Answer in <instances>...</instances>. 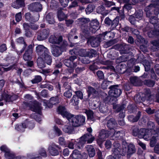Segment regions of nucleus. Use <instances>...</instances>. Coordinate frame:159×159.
<instances>
[{"mask_svg": "<svg viewBox=\"0 0 159 159\" xmlns=\"http://www.w3.org/2000/svg\"><path fill=\"white\" fill-rule=\"evenodd\" d=\"M154 126L153 122H150L148 123V127L150 129L142 128L139 130L136 128L133 130V134L134 136H138L140 138H143L146 140H150V146L153 147L157 139L159 138V129H158L157 132H155L153 130Z\"/></svg>", "mask_w": 159, "mask_h": 159, "instance_id": "1", "label": "nucleus"}, {"mask_svg": "<svg viewBox=\"0 0 159 159\" xmlns=\"http://www.w3.org/2000/svg\"><path fill=\"white\" fill-rule=\"evenodd\" d=\"M36 49L38 55L42 58L47 64L51 65L52 62V57L48 48L43 45H39Z\"/></svg>", "mask_w": 159, "mask_h": 159, "instance_id": "2", "label": "nucleus"}, {"mask_svg": "<svg viewBox=\"0 0 159 159\" xmlns=\"http://www.w3.org/2000/svg\"><path fill=\"white\" fill-rule=\"evenodd\" d=\"M110 90L108 92L109 96L106 98V103L114 104L117 101V97L120 94L121 90L118 88V85L112 86L110 87Z\"/></svg>", "mask_w": 159, "mask_h": 159, "instance_id": "3", "label": "nucleus"}, {"mask_svg": "<svg viewBox=\"0 0 159 159\" xmlns=\"http://www.w3.org/2000/svg\"><path fill=\"white\" fill-rule=\"evenodd\" d=\"M94 140V138L91 134H86L81 137L79 139H77L78 143L76 144V142H75L74 144L73 142L74 140H72L71 143L70 142V149L74 148V146L75 147H78L79 148H81L84 144L87 142L88 143H90L92 142Z\"/></svg>", "mask_w": 159, "mask_h": 159, "instance_id": "4", "label": "nucleus"}, {"mask_svg": "<svg viewBox=\"0 0 159 159\" xmlns=\"http://www.w3.org/2000/svg\"><path fill=\"white\" fill-rule=\"evenodd\" d=\"M18 98V95L14 93L12 94H9L8 91H4L1 95L0 101H4L6 102L11 103L17 100Z\"/></svg>", "mask_w": 159, "mask_h": 159, "instance_id": "5", "label": "nucleus"}, {"mask_svg": "<svg viewBox=\"0 0 159 159\" xmlns=\"http://www.w3.org/2000/svg\"><path fill=\"white\" fill-rule=\"evenodd\" d=\"M71 124L72 126L75 127H78L83 125L85 120V116H74L70 115Z\"/></svg>", "mask_w": 159, "mask_h": 159, "instance_id": "6", "label": "nucleus"}, {"mask_svg": "<svg viewBox=\"0 0 159 159\" xmlns=\"http://www.w3.org/2000/svg\"><path fill=\"white\" fill-rule=\"evenodd\" d=\"M127 150V154L131 155L134 153L135 151V148L133 144H130L128 145L125 141H123L122 143V149H121L119 152H122L123 154L124 155Z\"/></svg>", "mask_w": 159, "mask_h": 159, "instance_id": "7", "label": "nucleus"}, {"mask_svg": "<svg viewBox=\"0 0 159 159\" xmlns=\"http://www.w3.org/2000/svg\"><path fill=\"white\" fill-rule=\"evenodd\" d=\"M48 150L50 155L52 156L58 155L59 152L62 151L61 147L54 143H52L49 145Z\"/></svg>", "mask_w": 159, "mask_h": 159, "instance_id": "8", "label": "nucleus"}, {"mask_svg": "<svg viewBox=\"0 0 159 159\" xmlns=\"http://www.w3.org/2000/svg\"><path fill=\"white\" fill-rule=\"evenodd\" d=\"M49 30L48 28L42 29L39 30L37 32V40L40 41L46 39L49 36Z\"/></svg>", "mask_w": 159, "mask_h": 159, "instance_id": "9", "label": "nucleus"}, {"mask_svg": "<svg viewBox=\"0 0 159 159\" xmlns=\"http://www.w3.org/2000/svg\"><path fill=\"white\" fill-rule=\"evenodd\" d=\"M111 33L110 32H105L101 35H100L97 38L94 39H91L90 41V44L91 46L93 47H95L98 46L100 42L102 41V39H104V38L107 34H110Z\"/></svg>", "mask_w": 159, "mask_h": 159, "instance_id": "10", "label": "nucleus"}, {"mask_svg": "<svg viewBox=\"0 0 159 159\" xmlns=\"http://www.w3.org/2000/svg\"><path fill=\"white\" fill-rule=\"evenodd\" d=\"M111 135V131H107L105 130H102L100 132L98 138L97 139V143L101 147V144L103 143L104 139L109 136Z\"/></svg>", "mask_w": 159, "mask_h": 159, "instance_id": "11", "label": "nucleus"}, {"mask_svg": "<svg viewBox=\"0 0 159 159\" xmlns=\"http://www.w3.org/2000/svg\"><path fill=\"white\" fill-rule=\"evenodd\" d=\"M30 110L37 114H42L40 104L38 101H34L29 105Z\"/></svg>", "mask_w": 159, "mask_h": 159, "instance_id": "12", "label": "nucleus"}, {"mask_svg": "<svg viewBox=\"0 0 159 159\" xmlns=\"http://www.w3.org/2000/svg\"><path fill=\"white\" fill-rule=\"evenodd\" d=\"M33 47V46L32 44H30L27 47L23 56V58L25 61H30L31 60Z\"/></svg>", "mask_w": 159, "mask_h": 159, "instance_id": "13", "label": "nucleus"}, {"mask_svg": "<svg viewBox=\"0 0 159 159\" xmlns=\"http://www.w3.org/2000/svg\"><path fill=\"white\" fill-rule=\"evenodd\" d=\"M70 78L66 76H64L62 78V81L64 83L63 86L67 90L64 93V96L67 98H70V85L69 82L67 81Z\"/></svg>", "mask_w": 159, "mask_h": 159, "instance_id": "14", "label": "nucleus"}, {"mask_svg": "<svg viewBox=\"0 0 159 159\" xmlns=\"http://www.w3.org/2000/svg\"><path fill=\"white\" fill-rule=\"evenodd\" d=\"M25 19L26 21H29L31 23H33L37 21L39 17V14L33 16L30 12L26 13L25 15Z\"/></svg>", "mask_w": 159, "mask_h": 159, "instance_id": "15", "label": "nucleus"}, {"mask_svg": "<svg viewBox=\"0 0 159 159\" xmlns=\"http://www.w3.org/2000/svg\"><path fill=\"white\" fill-rule=\"evenodd\" d=\"M28 9L32 11L38 12L41 11L42 9V5L39 2H33L30 4Z\"/></svg>", "mask_w": 159, "mask_h": 159, "instance_id": "16", "label": "nucleus"}, {"mask_svg": "<svg viewBox=\"0 0 159 159\" xmlns=\"http://www.w3.org/2000/svg\"><path fill=\"white\" fill-rule=\"evenodd\" d=\"M16 42L19 44H23V46L22 49L20 51H16L17 54L18 55H21L22 53L24 52L27 47V44L25 41L24 38L22 37H20L17 39Z\"/></svg>", "mask_w": 159, "mask_h": 159, "instance_id": "17", "label": "nucleus"}, {"mask_svg": "<svg viewBox=\"0 0 159 159\" xmlns=\"http://www.w3.org/2000/svg\"><path fill=\"white\" fill-rule=\"evenodd\" d=\"M57 111L58 114L61 115L63 117H66L70 121V113L66 111L65 107L59 106L57 108Z\"/></svg>", "mask_w": 159, "mask_h": 159, "instance_id": "18", "label": "nucleus"}, {"mask_svg": "<svg viewBox=\"0 0 159 159\" xmlns=\"http://www.w3.org/2000/svg\"><path fill=\"white\" fill-rule=\"evenodd\" d=\"M114 146L115 147L114 152L112 154V155L110 156L109 157V159H120L119 157L120 156L119 150L117 148H119L120 146V144L118 143H115L113 144Z\"/></svg>", "mask_w": 159, "mask_h": 159, "instance_id": "19", "label": "nucleus"}, {"mask_svg": "<svg viewBox=\"0 0 159 159\" xmlns=\"http://www.w3.org/2000/svg\"><path fill=\"white\" fill-rule=\"evenodd\" d=\"M51 52L54 56L58 57L60 56L64 51L61 50L60 46L54 45L52 47Z\"/></svg>", "mask_w": 159, "mask_h": 159, "instance_id": "20", "label": "nucleus"}, {"mask_svg": "<svg viewBox=\"0 0 159 159\" xmlns=\"http://www.w3.org/2000/svg\"><path fill=\"white\" fill-rule=\"evenodd\" d=\"M115 130L114 129H111V134L112 135L113 139H120L121 138L125 135V132L124 131H116L114 132Z\"/></svg>", "mask_w": 159, "mask_h": 159, "instance_id": "21", "label": "nucleus"}, {"mask_svg": "<svg viewBox=\"0 0 159 159\" xmlns=\"http://www.w3.org/2000/svg\"><path fill=\"white\" fill-rule=\"evenodd\" d=\"M62 41V37L60 36L58 37L54 35H51L49 38V41L50 43L52 44H60Z\"/></svg>", "mask_w": 159, "mask_h": 159, "instance_id": "22", "label": "nucleus"}, {"mask_svg": "<svg viewBox=\"0 0 159 159\" xmlns=\"http://www.w3.org/2000/svg\"><path fill=\"white\" fill-rule=\"evenodd\" d=\"M25 6L24 0H16V1L13 2L11 4V6L14 8L16 9L24 7Z\"/></svg>", "mask_w": 159, "mask_h": 159, "instance_id": "23", "label": "nucleus"}, {"mask_svg": "<svg viewBox=\"0 0 159 159\" xmlns=\"http://www.w3.org/2000/svg\"><path fill=\"white\" fill-rule=\"evenodd\" d=\"M60 102L59 98L58 96L52 97L50 99L48 102L47 105L49 108H51L53 107V105H55Z\"/></svg>", "mask_w": 159, "mask_h": 159, "instance_id": "24", "label": "nucleus"}, {"mask_svg": "<svg viewBox=\"0 0 159 159\" xmlns=\"http://www.w3.org/2000/svg\"><path fill=\"white\" fill-rule=\"evenodd\" d=\"M90 30L93 32H95L99 28V22L96 19L92 20L90 23Z\"/></svg>", "mask_w": 159, "mask_h": 159, "instance_id": "25", "label": "nucleus"}, {"mask_svg": "<svg viewBox=\"0 0 159 159\" xmlns=\"http://www.w3.org/2000/svg\"><path fill=\"white\" fill-rule=\"evenodd\" d=\"M45 19L46 21L49 24H53L55 23L53 14L52 12H49L46 15Z\"/></svg>", "mask_w": 159, "mask_h": 159, "instance_id": "26", "label": "nucleus"}, {"mask_svg": "<svg viewBox=\"0 0 159 159\" xmlns=\"http://www.w3.org/2000/svg\"><path fill=\"white\" fill-rule=\"evenodd\" d=\"M86 148L90 157H93L94 156L95 154V150L92 146L88 145L86 146Z\"/></svg>", "mask_w": 159, "mask_h": 159, "instance_id": "27", "label": "nucleus"}, {"mask_svg": "<svg viewBox=\"0 0 159 159\" xmlns=\"http://www.w3.org/2000/svg\"><path fill=\"white\" fill-rule=\"evenodd\" d=\"M106 120H108L107 123V126L111 129L110 131H111V129H113V127H114L116 124L115 120L113 118H110L109 119L108 118H107Z\"/></svg>", "mask_w": 159, "mask_h": 159, "instance_id": "28", "label": "nucleus"}, {"mask_svg": "<svg viewBox=\"0 0 159 159\" xmlns=\"http://www.w3.org/2000/svg\"><path fill=\"white\" fill-rule=\"evenodd\" d=\"M87 91L88 93L89 98L90 97L91 95H92L91 97L94 98L97 93L95 90L93 88L90 86H89L88 87Z\"/></svg>", "mask_w": 159, "mask_h": 159, "instance_id": "29", "label": "nucleus"}, {"mask_svg": "<svg viewBox=\"0 0 159 159\" xmlns=\"http://www.w3.org/2000/svg\"><path fill=\"white\" fill-rule=\"evenodd\" d=\"M62 9V8H60L57 11V18L60 21H62L67 18L66 16L63 12Z\"/></svg>", "mask_w": 159, "mask_h": 159, "instance_id": "30", "label": "nucleus"}, {"mask_svg": "<svg viewBox=\"0 0 159 159\" xmlns=\"http://www.w3.org/2000/svg\"><path fill=\"white\" fill-rule=\"evenodd\" d=\"M37 62L38 67L40 69L44 68L46 66V62L40 56L38 58Z\"/></svg>", "mask_w": 159, "mask_h": 159, "instance_id": "31", "label": "nucleus"}, {"mask_svg": "<svg viewBox=\"0 0 159 159\" xmlns=\"http://www.w3.org/2000/svg\"><path fill=\"white\" fill-rule=\"evenodd\" d=\"M26 128V124L25 123H22L21 124H17L15 126V129L20 132H23L25 130V129Z\"/></svg>", "mask_w": 159, "mask_h": 159, "instance_id": "32", "label": "nucleus"}, {"mask_svg": "<svg viewBox=\"0 0 159 159\" xmlns=\"http://www.w3.org/2000/svg\"><path fill=\"white\" fill-rule=\"evenodd\" d=\"M71 156L73 159H81L82 157L80 152L76 150L73 151Z\"/></svg>", "mask_w": 159, "mask_h": 159, "instance_id": "33", "label": "nucleus"}, {"mask_svg": "<svg viewBox=\"0 0 159 159\" xmlns=\"http://www.w3.org/2000/svg\"><path fill=\"white\" fill-rule=\"evenodd\" d=\"M85 112L87 115L88 120L92 121H94V120L93 114L92 111L90 110H86Z\"/></svg>", "mask_w": 159, "mask_h": 159, "instance_id": "34", "label": "nucleus"}, {"mask_svg": "<svg viewBox=\"0 0 159 159\" xmlns=\"http://www.w3.org/2000/svg\"><path fill=\"white\" fill-rule=\"evenodd\" d=\"M42 80V77L40 75H36L34 76V79L31 80L32 83L33 84L38 83Z\"/></svg>", "mask_w": 159, "mask_h": 159, "instance_id": "35", "label": "nucleus"}, {"mask_svg": "<svg viewBox=\"0 0 159 159\" xmlns=\"http://www.w3.org/2000/svg\"><path fill=\"white\" fill-rule=\"evenodd\" d=\"M5 157L7 159H16L14 154L11 153L9 150L5 154Z\"/></svg>", "mask_w": 159, "mask_h": 159, "instance_id": "36", "label": "nucleus"}, {"mask_svg": "<svg viewBox=\"0 0 159 159\" xmlns=\"http://www.w3.org/2000/svg\"><path fill=\"white\" fill-rule=\"evenodd\" d=\"M61 43L60 46V48H61V50H62L63 51H66V47L68 44L67 41L65 40H62V41Z\"/></svg>", "mask_w": 159, "mask_h": 159, "instance_id": "37", "label": "nucleus"}, {"mask_svg": "<svg viewBox=\"0 0 159 159\" xmlns=\"http://www.w3.org/2000/svg\"><path fill=\"white\" fill-rule=\"evenodd\" d=\"M138 113V115L135 117H134L133 116H129L128 117L129 120L130 121L132 122H135L137 121L139 118L140 113L139 112Z\"/></svg>", "mask_w": 159, "mask_h": 159, "instance_id": "38", "label": "nucleus"}, {"mask_svg": "<svg viewBox=\"0 0 159 159\" xmlns=\"http://www.w3.org/2000/svg\"><path fill=\"white\" fill-rule=\"evenodd\" d=\"M53 129L55 134L58 136L61 135L62 132L61 129L58 128L57 126L55 125L53 127Z\"/></svg>", "mask_w": 159, "mask_h": 159, "instance_id": "39", "label": "nucleus"}, {"mask_svg": "<svg viewBox=\"0 0 159 159\" xmlns=\"http://www.w3.org/2000/svg\"><path fill=\"white\" fill-rule=\"evenodd\" d=\"M143 64L145 67L146 71L148 70L150 68V63L146 60H144L143 62Z\"/></svg>", "mask_w": 159, "mask_h": 159, "instance_id": "40", "label": "nucleus"}, {"mask_svg": "<svg viewBox=\"0 0 159 159\" xmlns=\"http://www.w3.org/2000/svg\"><path fill=\"white\" fill-rule=\"evenodd\" d=\"M42 113L40 114L36 113H34L32 115V116L35 120L38 122H40L41 120V116Z\"/></svg>", "mask_w": 159, "mask_h": 159, "instance_id": "41", "label": "nucleus"}, {"mask_svg": "<svg viewBox=\"0 0 159 159\" xmlns=\"http://www.w3.org/2000/svg\"><path fill=\"white\" fill-rule=\"evenodd\" d=\"M26 127L30 129H33L35 126V124L33 121H28L26 124Z\"/></svg>", "mask_w": 159, "mask_h": 159, "instance_id": "42", "label": "nucleus"}, {"mask_svg": "<svg viewBox=\"0 0 159 159\" xmlns=\"http://www.w3.org/2000/svg\"><path fill=\"white\" fill-rule=\"evenodd\" d=\"M119 23V19L118 18L116 17L112 22L111 21V26L113 28H115L118 25Z\"/></svg>", "mask_w": 159, "mask_h": 159, "instance_id": "43", "label": "nucleus"}, {"mask_svg": "<svg viewBox=\"0 0 159 159\" xmlns=\"http://www.w3.org/2000/svg\"><path fill=\"white\" fill-rule=\"evenodd\" d=\"M78 21L80 24L83 25L89 22V18H82L78 19Z\"/></svg>", "mask_w": 159, "mask_h": 159, "instance_id": "44", "label": "nucleus"}, {"mask_svg": "<svg viewBox=\"0 0 159 159\" xmlns=\"http://www.w3.org/2000/svg\"><path fill=\"white\" fill-rule=\"evenodd\" d=\"M15 20L16 22H19L22 20V15L21 12H19L15 15Z\"/></svg>", "mask_w": 159, "mask_h": 159, "instance_id": "45", "label": "nucleus"}, {"mask_svg": "<svg viewBox=\"0 0 159 159\" xmlns=\"http://www.w3.org/2000/svg\"><path fill=\"white\" fill-rule=\"evenodd\" d=\"M79 55L82 57H86L88 55L87 52L85 50L81 49L79 52Z\"/></svg>", "mask_w": 159, "mask_h": 159, "instance_id": "46", "label": "nucleus"}, {"mask_svg": "<svg viewBox=\"0 0 159 159\" xmlns=\"http://www.w3.org/2000/svg\"><path fill=\"white\" fill-rule=\"evenodd\" d=\"M54 85L55 89L57 91L61 92V85L59 82H57L53 83Z\"/></svg>", "mask_w": 159, "mask_h": 159, "instance_id": "47", "label": "nucleus"}, {"mask_svg": "<svg viewBox=\"0 0 159 159\" xmlns=\"http://www.w3.org/2000/svg\"><path fill=\"white\" fill-rule=\"evenodd\" d=\"M61 6L64 7L67 6L69 0H59Z\"/></svg>", "mask_w": 159, "mask_h": 159, "instance_id": "48", "label": "nucleus"}, {"mask_svg": "<svg viewBox=\"0 0 159 159\" xmlns=\"http://www.w3.org/2000/svg\"><path fill=\"white\" fill-rule=\"evenodd\" d=\"M39 154L41 156L44 157H47L46 151L44 148H42L40 150Z\"/></svg>", "mask_w": 159, "mask_h": 159, "instance_id": "49", "label": "nucleus"}, {"mask_svg": "<svg viewBox=\"0 0 159 159\" xmlns=\"http://www.w3.org/2000/svg\"><path fill=\"white\" fill-rule=\"evenodd\" d=\"M93 10V7L91 5H89L86 9L85 11L86 13L87 14H89L92 12Z\"/></svg>", "mask_w": 159, "mask_h": 159, "instance_id": "50", "label": "nucleus"}, {"mask_svg": "<svg viewBox=\"0 0 159 159\" xmlns=\"http://www.w3.org/2000/svg\"><path fill=\"white\" fill-rule=\"evenodd\" d=\"M58 142L60 145L65 146L66 145L65 139L62 137H60L59 138Z\"/></svg>", "mask_w": 159, "mask_h": 159, "instance_id": "51", "label": "nucleus"}, {"mask_svg": "<svg viewBox=\"0 0 159 159\" xmlns=\"http://www.w3.org/2000/svg\"><path fill=\"white\" fill-rule=\"evenodd\" d=\"M64 64L68 68L67 70L69 72H70V59H65L63 61Z\"/></svg>", "mask_w": 159, "mask_h": 159, "instance_id": "52", "label": "nucleus"}, {"mask_svg": "<svg viewBox=\"0 0 159 159\" xmlns=\"http://www.w3.org/2000/svg\"><path fill=\"white\" fill-rule=\"evenodd\" d=\"M143 16V12L142 11H137L135 13V18L141 20Z\"/></svg>", "mask_w": 159, "mask_h": 159, "instance_id": "53", "label": "nucleus"}, {"mask_svg": "<svg viewBox=\"0 0 159 159\" xmlns=\"http://www.w3.org/2000/svg\"><path fill=\"white\" fill-rule=\"evenodd\" d=\"M41 96L44 98H47L48 96V91L44 89L41 92Z\"/></svg>", "mask_w": 159, "mask_h": 159, "instance_id": "54", "label": "nucleus"}, {"mask_svg": "<svg viewBox=\"0 0 159 159\" xmlns=\"http://www.w3.org/2000/svg\"><path fill=\"white\" fill-rule=\"evenodd\" d=\"M7 49V45L6 44L3 43L0 45V52H3Z\"/></svg>", "mask_w": 159, "mask_h": 159, "instance_id": "55", "label": "nucleus"}, {"mask_svg": "<svg viewBox=\"0 0 159 159\" xmlns=\"http://www.w3.org/2000/svg\"><path fill=\"white\" fill-rule=\"evenodd\" d=\"M25 35L27 38H30L33 35L32 31L31 30L25 31Z\"/></svg>", "mask_w": 159, "mask_h": 159, "instance_id": "56", "label": "nucleus"}, {"mask_svg": "<svg viewBox=\"0 0 159 159\" xmlns=\"http://www.w3.org/2000/svg\"><path fill=\"white\" fill-rule=\"evenodd\" d=\"M104 7L103 6H100L98 8L97 10L98 13H100L102 14H104Z\"/></svg>", "mask_w": 159, "mask_h": 159, "instance_id": "57", "label": "nucleus"}, {"mask_svg": "<svg viewBox=\"0 0 159 159\" xmlns=\"http://www.w3.org/2000/svg\"><path fill=\"white\" fill-rule=\"evenodd\" d=\"M0 150L3 152H5H5H7V151H9V150L8 149V148H7V146L4 145H2L0 148Z\"/></svg>", "mask_w": 159, "mask_h": 159, "instance_id": "58", "label": "nucleus"}, {"mask_svg": "<svg viewBox=\"0 0 159 159\" xmlns=\"http://www.w3.org/2000/svg\"><path fill=\"white\" fill-rule=\"evenodd\" d=\"M109 84V82L104 81L101 84V87L102 89H105L107 88Z\"/></svg>", "mask_w": 159, "mask_h": 159, "instance_id": "59", "label": "nucleus"}, {"mask_svg": "<svg viewBox=\"0 0 159 159\" xmlns=\"http://www.w3.org/2000/svg\"><path fill=\"white\" fill-rule=\"evenodd\" d=\"M63 130L65 133H70V125H65L63 128Z\"/></svg>", "mask_w": 159, "mask_h": 159, "instance_id": "60", "label": "nucleus"}, {"mask_svg": "<svg viewBox=\"0 0 159 159\" xmlns=\"http://www.w3.org/2000/svg\"><path fill=\"white\" fill-rule=\"evenodd\" d=\"M97 75L99 79H103L104 78V74L102 71H98L97 72Z\"/></svg>", "mask_w": 159, "mask_h": 159, "instance_id": "61", "label": "nucleus"}, {"mask_svg": "<svg viewBox=\"0 0 159 159\" xmlns=\"http://www.w3.org/2000/svg\"><path fill=\"white\" fill-rule=\"evenodd\" d=\"M23 26L25 31L29 30L30 29V26L27 23H25L23 24Z\"/></svg>", "mask_w": 159, "mask_h": 159, "instance_id": "62", "label": "nucleus"}, {"mask_svg": "<svg viewBox=\"0 0 159 159\" xmlns=\"http://www.w3.org/2000/svg\"><path fill=\"white\" fill-rule=\"evenodd\" d=\"M75 94L80 99L83 98V94L80 91H77L75 92Z\"/></svg>", "mask_w": 159, "mask_h": 159, "instance_id": "63", "label": "nucleus"}, {"mask_svg": "<svg viewBox=\"0 0 159 159\" xmlns=\"http://www.w3.org/2000/svg\"><path fill=\"white\" fill-rule=\"evenodd\" d=\"M129 20L130 23L132 24H135V18L133 16H131L129 18Z\"/></svg>", "mask_w": 159, "mask_h": 159, "instance_id": "64", "label": "nucleus"}]
</instances>
